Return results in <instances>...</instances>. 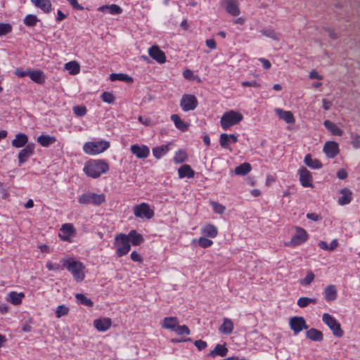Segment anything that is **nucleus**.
I'll return each instance as SVG.
<instances>
[{
    "label": "nucleus",
    "mask_w": 360,
    "mask_h": 360,
    "mask_svg": "<svg viewBox=\"0 0 360 360\" xmlns=\"http://www.w3.org/2000/svg\"><path fill=\"white\" fill-rule=\"evenodd\" d=\"M60 262L77 282H81L84 279V270L85 267L81 262L72 257H64L61 259Z\"/></svg>",
    "instance_id": "f257e3e1"
},
{
    "label": "nucleus",
    "mask_w": 360,
    "mask_h": 360,
    "mask_svg": "<svg viewBox=\"0 0 360 360\" xmlns=\"http://www.w3.org/2000/svg\"><path fill=\"white\" fill-rule=\"evenodd\" d=\"M83 170L88 176L96 179L109 170V165L103 160H93L86 162Z\"/></svg>",
    "instance_id": "f03ea898"
},
{
    "label": "nucleus",
    "mask_w": 360,
    "mask_h": 360,
    "mask_svg": "<svg viewBox=\"0 0 360 360\" xmlns=\"http://www.w3.org/2000/svg\"><path fill=\"white\" fill-rule=\"evenodd\" d=\"M243 119V116L239 112L229 110L223 114L221 117L220 124L224 130H227L232 126L240 123Z\"/></svg>",
    "instance_id": "7ed1b4c3"
},
{
    "label": "nucleus",
    "mask_w": 360,
    "mask_h": 360,
    "mask_svg": "<svg viewBox=\"0 0 360 360\" xmlns=\"http://www.w3.org/2000/svg\"><path fill=\"white\" fill-rule=\"evenodd\" d=\"M110 147L106 141H89L84 144L83 150L86 154L95 155L105 151Z\"/></svg>",
    "instance_id": "20e7f679"
},
{
    "label": "nucleus",
    "mask_w": 360,
    "mask_h": 360,
    "mask_svg": "<svg viewBox=\"0 0 360 360\" xmlns=\"http://www.w3.org/2000/svg\"><path fill=\"white\" fill-rule=\"evenodd\" d=\"M115 245L117 257L126 255L131 249L129 236L124 233L117 234L115 238Z\"/></svg>",
    "instance_id": "39448f33"
},
{
    "label": "nucleus",
    "mask_w": 360,
    "mask_h": 360,
    "mask_svg": "<svg viewBox=\"0 0 360 360\" xmlns=\"http://www.w3.org/2000/svg\"><path fill=\"white\" fill-rule=\"evenodd\" d=\"M105 200V196L103 194L87 192L79 196L78 202L82 205L92 204L98 206L104 202Z\"/></svg>",
    "instance_id": "423d86ee"
},
{
    "label": "nucleus",
    "mask_w": 360,
    "mask_h": 360,
    "mask_svg": "<svg viewBox=\"0 0 360 360\" xmlns=\"http://www.w3.org/2000/svg\"><path fill=\"white\" fill-rule=\"evenodd\" d=\"M322 321L332 330L335 336L340 338L344 335V331L341 328L340 324L330 314L328 313L323 314Z\"/></svg>",
    "instance_id": "0eeeda50"
},
{
    "label": "nucleus",
    "mask_w": 360,
    "mask_h": 360,
    "mask_svg": "<svg viewBox=\"0 0 360 360\" xmlns=\"http://www.w3.org/2000/svg\"><path fill=\"white\" fill-rule=\"evenodd\" d=\"M133 211L135 217L138 218L150 219L154 216V211L150 207L149 205L146 202L135 205L133 208Z\"/></svg>",
    "instance_id": "6e6552de"
},
{
    "label": "nucleus",
    "mask_w": 360,
    "mask_h": 360,
    "mask_svg": "<svg viewBox=\"0 0 360 360\" xmlns=\"http://www.w3.org/2000/svg\"><path fill=\"white\" fill-rule=\"evenodd\" d=\"M180 105L185 112L193 110L198 106V101L195 96L185 94L182 96Z\"/></svg>",
    "instance_id": "1a4fd4ad"
},
{
    "label": "nucleus",
    "mask_w": 360,
    "mask_h": 360,
    "mask_svg": "<svg viewBox=\"0 0 360 360\" xmlns=\"http://www.w3.org/2000/svg\"><path fill=\"white\" fill-rule=\"evenodd\" d=\"M290 326L293 330L294 335H297L303 329H307L308 326L306 324L305 319L301 316H294L290 319Z\"/></svg>",
    "instance_id": "9d476101"
},
{
    "label": "nucleus",
    "mask_w": 360,
    "mask_h": 360,
    "mask_svg": "<svg viewBox=\"0 0 360 360\" xmlns=\"http://www.w3.org/2000/svg\"><path fill=\"white\" fill-rule=\"evenodd\" d=\"M35 144L28 143L21 149L18 155L19 165H22L34 153Z\"/></svg>",
    "instance_id": "9b49d317"
},
{
    "label": "nucleus",
    "mask_w": 360,
    "mask_h": 360,
    "mask_svg": "<svg viewBox=\"0 0 360 360\" xmlns=\"http://www.w3.org/2000/svg\"><path fill=\"white\" fill-rule=\"evenodd\" d=\"M75 234V229L72 224L62 225L59 230V237L65 241H70Z\"/></svg>",
    "instance_id": "f8f14e48"
},
{
    "label": "nucleus",
    "mask_w": 360,
    "mask_h": 360,
    "mask_svg": "<svg viewBox=\"0 0 360 360\" xmlns=\"http://www.w3.org/2000/svg\"><path fill=\"white\" fill-rule=\"evenodd\" d=\"M308 239L307 231L302 228H297L296 233L291 238L290 245L297 246L304 243Z\"/></svg>",
    "instance_id": "ddd939ff"
},
{
    "label": "nucleus",
    "mask_w": 360,
    "mask_h": 360,
    "mask_svg": "<svg viewBox=\"0 0 360 360\" xmlns=\"http://www.w3.org/2000/svg\"><path fill=\"white\" fill-rule=\"evenodd\" d=\"M148 54L153 59L160 64L166 62L165 53L158 46H152L148 49Z\"/></svg>",
    "instance_id": "4468645a"
},
{
    "label": "nucleus",
    "mask_w": 360,
    "mask_h": 360,
    "mask_svg": "<svg viewBox=\"0 0 360 360\" xmlns=\"http://www.w3.org/2000/svg\"><path fill=\"white\" fill-rule=\"evenodd\" d=\"M131 153L140 159L146 158L150 154L149 148L145 145L134 144L131 146Z\"/></svg>",
    "instance_id": "2eb2a0df"
},
{
    "label": "nucleus",
    "mask_w": 360,
    "mask_h": 360,
    "mask_svg": "<svg viewBox=\"0 0 360 360\" xmlns=\"http://www.w3.org/2000/svg\"><path fill=\"white\" fill-rule=\"evenodd\" d=\"M323 150L328 158H333L339 153V146L336 142L328 141L325 143Z\"/></svg>",
    "instance_id": "dca6fc26"
},
{
    "label": "nucleus",
    "mask_w": 360,
    "mask_h": 360,
    "mask_svg": "<svg viewBox=\"0 0 360 360\" xmlns=\"http://www.w3.org/2000/svg\"><path fill=\"white\" fill-rule=\"evenodd\" d=\"M300 181L304 187H312V177L310 172L305 167H302L299 170Z\"/></svg>",
    "instance_id": "f3484780"
},
{
    "label": "nucleus",
    "mask_w": 360,
    "mask_h": 360,
    "mask_svg": "<svg viewBox=\"0 0 360 360\" xmlns=\"http://www.w3.org/2000/svg\"><path fill=\"white\" fill-rule=\"evenodd\" d=\"M112 325V321L109 318H102L94 321V326L97 330L104 332L108 330Z\"/></svg>",
    "instance_id": "a211bd4d"
},
{
    "label": "nucleus",
    "mask_w": 360,
    "mask_h": 360,
    "mask_svg": "<svg viewBox=\"0 0 360 360\" xmlns=\"http://www.w3.org/2000/svg\"><path fill=\"white\" fill-rule=\"evenodd\" d=\"M238 138L234 134H221L219 138L220 146L224 148H229L231 143H236Z\"/></svg>",
    "instance_id": "6ab92c4d"
},
{
    "label": "nucleus",
    "mask_w": 360,
    "mask_h": 360,
    "mask_svg": "<svg viewBox=\"0 0 360 360\" xmlns=\"http://www.w3.org/2000/svg\"><path fill=\"white\" fill-rule=\"evenodd\" d=\"M324 298L327 302H332L336 300L338 292L335 285H327L323 290Z\"/></svg>",
    "instance_id": "aec40b11"
},
{
    "label": "nucleus",
    "mask_w": 360,
    "mask_h": 360,
    "mask_svg": "<svg viewBox=\"0 0 360 360\" xmlns=\"http://www.w3.org/2000/svg\"><path fill=\"white\" fill-rule=\"evenodd\" d=\"M30 1L45 13H49L52 10V4L50 0H30Z\"/></svg>",
    "instance_id": "412c9836"
},
{
    "label": "nucleus",
    "mask_w": 360,
    "mask_h": 360,
    "mask_svg": "<svg viewBox=\"0 0 360 360\" xmlns=\"http://www.w3.org/2000/svg\"><path fill=\"white\" fill-rule=\"evenodd\" d=\"M28 142V137L25 134L18 133L15 138L12 141L11 144L15 148H22L26 146Z\"/></svg>",
    "instance_id": "4be33fe9"
},
{
    "label": "nucleus",
    "mask_w": 360,
    "mask_h": 360,
    "mask_svg": "<svg viewBox=\"0 0 360 360\" xmlns=\"http://www.w3.org/2000/svg\"><path fill=\"white\" fill-rule=\"evenodd\" d=\"M233 328L234 325L233 321L228 318H224L219 330L222 334L229 335L233 332Z\"/></svg>",
    "instance_id": "5701e85b"
},
{
    "label": "nucleus",
    "mask_w": 360,
    "mask_h": 360,
    "mask_svg": "<svg viewBox=\"0 0 360 360\" xmlns=\"http://www.w3.org/2000/svg\"><path fill=\"white\" fill-rule=\"evenodd\" d=\"M226 11L233 16L240 14V11L236 3L233 0H224Z\"/></svg>",
    "instance_id": "b1692460"
},
{
    "label": "nucleus",
    "mask_w": 360,
    "mask_h": 360,
    "mask_svg": "<svg viewBox=\"0 0 360 360\" xmlns=\"http://www.w3.org/2000/svg\"><path fill=\"white\" fill-rule=\"evenodd\" d=\"M341 196L338 199V203L340 205H345L352 201V193L347 188H342L340 191Z\"/></svg>",
    "instance_id": "393cba45"
},
{
    "label": "nucleus",
    "mask_w": 360,
    "mask_h": 360,
    "mask_svg": "<svg viewBox=\"0 0 360 360\" xmlns=\"http://www.w3.org/2000/svg\"><path fill=\"white\" fill-rule=\"evenodd\" d=\"M30 78L34 82L37 84H44L45 82V75L44 73L39 70H31L30 71L29 75Z\"/></svg>",
    "instance_id": "a878e982"
},
{
    "label": "nucleus",
    "mask_w": 360,
    "mask_h": 360,
    "mask_svg": "<svg viewBox=\"0 0 360 360\" xmlns=\"http://www.w3.org/2000/svg\"><path fill=\"white\" fill-rule=\"evenodd\" d=\"M179 178L187 177L188 179L193 178L195 175V172L191 169L190 165H184L178 169Z\"/></svg>",
    "instance_id": "bb28decb"
},
{
    "label": "nucleus",
    "mask_w": 360,
    "mask_h": 360,
    "mask_svg": "<svg viewBox=\"0 0 360 360\" xmlns=\"http://www.w3.org/2000/svg\"><path fill=\"white\" fill-rule=\"evenodd\" d=\"M276 112L278 117L285 121L288 124H292L295 122V118L292 113L290 111H285L282 109H276Z\"/></svg>",
    "instance_id": "cd10ccee"
},
{
    "label": "nucleus",
    "mask_w": 360,
    "mask_h": 360,
    "mask_svg": "<svg viewBox=\"0 0 360 360\" xmlns=\"http://www.w3.org/2000/svg\"><path fill=\"white\" fill-rule=\"evenodd\" d=\"M25 297L23 292H11L8 295L7 300L14 305H18L22 302V298Z\"/></svg>",
    "instance_id": "c85d7f7f"
},
{
    "label": "nucleus",
    "mask_w": 360,
    "mask_h": 360,
    "mask_svg": "<svg viewBox=\"0 0 360 360\" xmlns=\"http://www.w3.org/2000/svg\"><path fill=\"white\" fill-rule=\"evenodd\" d=\"M324 127L335 136H342V130L340 129L335 124L330 120H325L323 122Z\"/></svg>",
    "instance_id": "c756f323"
},
{
    "label": "nucleus",
    "mask_w": 360,
    "mask_h": 360,
    "mask_svg": "<svg viewBox=\"0 0 360 360\" xmlns=\"http://www.w3.org/2000/svg\"><path fill=\"white\" fill-rule=\"evenodd\" d=\"M56 141V138L50 135H41L37 137V142L43 147H49Z\"/></svg>",
    "instance_id": "7c9ffc66"
},
{
    "label": "nucleus",
    "mask_w": 360,
    "mask_h": 360,
    "mask_svg": "<svg viewBox=\"0 0 360 360\" xmlns=\"http://www.w3.org/2000/svg\"><path fill=\"white\" fill-rule=\"evenodd\" d=\"M306 336L307 338L313 341H321L323 338L322 333L315 328L308 330L306 333Z\"/></svg>",
    "instance_id": "2f4dec72"
},
{
    "label": "nucleus",
    "mask_w": 360,
    "mask_h": 360,
    "mask_svg": "<svg viewBox=\"0 0 360 360\" xmlns=\"http://www.w3.org/2000/svg\"><path fill=\"white\" fill-rule=\"evenodd\" d=\"M179 324V321L176 317H165L163 320L162 327L174 330Z\"/></svg>",
    "instance_id": "473e14b6"
},
{
    "label": "nucleus",
    "mask_w": 360,
    "mask_h": 360,
    "mask_svg": "<svg viewBox=\"0 0 360 360\" xmlns=\"http://www.w3.org/2000/svg\"><path fill=\"white\" fill-rule=\"evenodd\" d=\"M252 169V167L250 163L244 162L234 169V173L236 175L244 176L249 173Z\"/></svg>",
    "instance_id": "72a5a7b5"
},
{
    "label": "nucleus",
    "mask_w": 360,
    "mask_h": 360,
    "mask_svg": "<svg viewBox=\"0 0 360 360\" xmlns=\"http://www.w3.org/2000/svg\"><path fill=\"white\" fill-rule=\"evenodd\" d=\"M304 163L311 169H320L322 167L321 162L317 159H313L310 154L305 156Z\"/></svg>",
    "instance_id": "f704fd0d"
},
{
    "label": "nucleus",
    "mask_w": 360,
    "mask_h": 360,
    "mask_svg": "<svg viewBox=\"0 0 360 360\" xmlns=\"http://www.w3.org/2000/svg\"><path fill=\"white\" fill-rule=\"evenodd\" d=\"M202 232L210 238H215L217 236L218 230L213 224H206L202 228Z\"/></svg>",
    "instance_id": "c9c22d12"
},
{
    "label": "nucleus",
    "mask_w": 360,
    "mask_h": 360,
    "mask_svg": "<svg viewBox=\"0 0 360 360\" xmlns=\"http://www.w3.org/2000/svg\"><path fill=\"white\" fill-rule=\"evenodd\" d=\"M169 150V145H162L160 146L153 148V154L157 159H160L162 156L165 155Z\"/></svg>",
    "instance_id": "e433bc0d"
},
{
    "label": "nucleus",
    "mask_w": 360,
    "mask_h": 360,
    "mask_svg": "<svg viewBox=\"0 0 360 360\" xmlns=\"http://www.w3.org/2000/svg\"><path fill=\"white\" fill-rule=\"evenodd\" d=\"M171 120L173 121L175 127L179 130L182 131L187 130L188 125L181 119L178 115H172Z\"/></svg>",
    "instance_id": "4c0bfd02"
},
{
    "label": "nucleus",
    "mask_w": 360,
    "mask_h": 360,
    "mask_svg": "<svg viewBox=\"0 0 360 360\" xmlns=\"http://www.w3.org/2000/svg\"><path fill=\"white\" fill-rule=\"evenodd\" d=\"M127 236L134 245H139L143 241V236L135 230H131Z\"/></svg>",
    "instance_id": "58836bf2"
},
{
    "label": "nucleus",
    "mask_w": 360,
    "mask_h": 360,
    "mask_svg": "<svg viewBox=\"0 0 360 360\" xmlns=\"http://www.w3.org/2000/svg\"><path fill=\"white\" fill-rule=\"evenodd\" d=\"M75 297L77 303L79 304L89 307H92L94 306V302L91 300L86 297L84 294L77 293L76 294Z\"/></svg>",
    "instance_id": "ea45409f"
},
{
    "label": "nucleus",
    "mask_w": 360,
    "mask_h": 360,
    "mask_svg": "<svg viewBox=\"0 0 360 360\" xmlns=\"http://www.w3.org/2000/svg\"><path fill=\"white\" fill-rule=\"evenodd\" d=\"M111 81H123L126 82H131L133 79L127 74L123 73H112L110 76Z\"/></svg>",
    "instance_id": "a19ab883"
},
{
    "label": "nucleus",
    "mask_w": 360,
    "mask_h": 360,
    "mask_svg": "<svg viewBox=\"0 0 360 360\" xmlns=\"http://www.w3.org/2000/svg\"><path fill=\"white\" fill-rule=\"evenodd\" d=\"M228 349L220 344H217L214 349L211 351L210 355L214 356H225L227 354Z\"/></svg>",
    "instance_id": "79ce46f5"
},
{
    "label": "nucleus",
    "mask_w": 360,
    "mask_h": 360,
    "mask_svg": "<svg viewBox=\"0 0 360 360\" xmlns=\"http://www.w3.org/2000/svg\"><path fill=\"white\" fill-rule=\"evenodd\" d=\"M98 10L101 11H103L104 10H108L109 13L112 15L120 14L122 11L121 7L116 4H111L110 6H103L99 7Z\"/></svg>",
    "instance_id": "37998d69"
},
{
    "label": "nucleus",
    "mask_w": 360,
    "mask_h": 360,
    "mask_svg": "<svg viewBox=\"0 0 360 360\" xmlns=\"http://www.w3.org/2000/svg\"><path fill=\"white\" fill-rule=\"evenodd\" d=\"M316 302L317 300L316 298L301 297L298 299L297 304L300 307L304 308L307 307L310 304H316Z\"/></svg>",
    "instance_id": "c03bdc74"
},
{
    "label": "nucleus",
    "mask_w": 360,
    "mask_h": 360,
    "mask_svg": "<svg viewBox=\"0 0 360 360\" xmlns=\"http://www.w3.org/2000/svg\"><path fill=\"white\" fill-rule=\"evenodd\" d=\"M66 70H69L71 75H77L79 72L80 68L78 63L75 61H70L65 65Z\"/></svg>",
    "instance_id": "a18cd8bd"
},
{
    "label": "nucleus",
    "mask_w": 360,
    "mask_h": 360,
    "mask_svg": "<svg viewBox=\"0 0 360 360\" xmlns=\"http://www.w3.org/2000/svg\"><path fill=\"white\" fill-rule=\"evenodd\" d=\"M38 21L37 15L33 14H28L23 19L24 24L27 27L35 26Z\"/></svg>",
    "instance_id": "49530a36"
},
{
    "label": "nucleus",
    "mask_w": 360,
    "mask_h": 360,
    "mask_svg": "<svg viewBox=\"0 0 360 360\" xmlns=\"http://www.w3.org/2000/svg\"><path fill=\"white\" fill-rule=\"evenodd\" d=\"M186 153L184 150H179L176 152L173 160L176 164H179L184 162L186 160Z\"/></svg>",
    "instance_id": "de8ad7c7"
},
{
    "label": "nucleus",
    "mask_w": 360,
    "mask_h": 360,
    "mask_svg": "<svg viewBox=\"0 0 360 360\" xmlns=\"http://www.w3.org/2000/svg\"><path fill=\"white\" fill-rule=\"evenodd\" d=\"M69 312V308L64 304L59 305L56 310V316L57 318H60L65 316Z\"/></svg>",
    "instance_id": "09e8293b"
},
{
    "label": "nucleus",
    "mask_w": 360,
    "mask_h": 360,
    "mask_svg": "<svg viewBox=\"0 0 360 360\" xmlns=\"http://www.w3.org/2000/svg\"><path fill=\"white\" fill-rule=\"evenodd\" d=\"M260 32L266 37H269L274 40H278V34L271 29H263Z\"/></svg>",
    "instance_id": "8fccbe9b"
},
{
    "label": "nucleus",
    "mask_w": 360,
    "mask_h": 360,
    "mask_svg": "<svg viewBox=\"0 0 360 360\" xmlns=\"http://www.w3.org/2000/svg\"><path fill=\"white\" fill-rule=\"evenodd\" d=\"M315 275L312 271L307 272L305 278L300 281L302 285H309L314 280Z\"/></svg>",
    "instance_id": "3c124183"
},
{
    "label": "nucleus",
    "mask_w": 360,
    "mask_h": 360,
    "mask_svg": "<svg viewBox=\"0 0 360 360\" xmlns=\"http://www.w3.org/2000/svg\"><path fill=\"white\" fill-rule=\"evenodd\" d=\"M210 203H211V205L212 206V209L215 213L223 214L226 208L223 205L219 204V202H213V201H212Z\"/></svg>",
    "instance_id": "603ef678"
},
{
    "label": "nucleus",
    "mask_w": 360,
    "mask_h": 360,
    "mask_svg": "<svg viewBox=\"0 0 360 360\" xmlns=\"http://www.w3.org/2000/svg\"><path fill=\"white\" fill-rule=\"evenodd\" d=\"M174 331L176 332V333L179 335L190 334L189 328L185 325H183V326L178 325Z\"/></svg>",
    "instance_id": "864d4df0"
},
{
    "label": "nucleus",
    "mask_w": 360,
    "mask_h": 360,
    "mask_svg": "<svg viewBox=\"0 0 360 360\" xmlns=\"http://www.w3.org/2000/svg\"><path fill=\"white\" fill-rule=\"evenodd\" d=\"M12 31V26L8 23H0V37L10 33Z\"/></svg>",
    "instance_id": "5fc2aeb1"
},
{
    "label": "nucleus",
    "mask_w": 360,
    "mask_h": 360,
    "mask_svg": "<svg viewBox=\"0 0 360 360\" xmlns=\"http://www.w3.org/2000/svg\"><path fill=\"white\" fill-rule=\"evenodd\" d=\"M101 97L104 102L108 103H112L115 101V96L108 91L103 92Z\"/></svg>",
    "instance_id": "6e6d98bb"
},
{
    "label": "nucleus",
    "mask_w": 360,
    "mask_h": 360,
    "mask_svg": "<svg viewBox=\"0 0 360 360\" xmlns=\"http://www.w3.org/2000/svg\"><path fill=\"white\" fill-rule=\"evenodd\" d=\"M74 113L79 117L84 116L86 113V108L85 106L77 105L73 108Z\"/></svg>",
    "instance_id": "4d7b16f0"
},
{
    "label": "nucleus",
    "mask_w": 360,
    "mask_h": 360,
    "mask_svg": "<svg viewBox=\"0 0 360 360\" xmlns=\"http://www.w3.org/2000/svg\"><path fill=\"white\" fill-rule=\"evenodd\" d=\"M198 243L199 245L201 246L202 248H206L210 247L213 244V242L210 239H208L205 237H201L198 240Z\"/></svg>",
    "instance_id": "13d9d810"
},
{
    "label": "nucleus",
    "mask_w": 360,
    "mask_h": 360,
    "mask_svg": "<svg viewBox=\"0 0 360 360\" xmlns=\"http://www.w3.org/2000/svg\"><path fill=\"white\" fill-rule=\"evenodd\" d=\"M352 145L354 148H360V136L356 134L351 135Z\"/></svg>",
    "instance_id": "bf43d9fd"
},
{
    "label": "nucleus",
    "mask_w": 360,
    "mask_h": 360,
    "mask_svg": "<svg viewBox=\"0 0 360 360\" xmlns=\"http://www.w3.org/2000/svg\"><path fill=\"white\" fill-rule=\"evenodd\" d=\"M30 70H22L20 68L15 69L14 74L15 75L19 77H25V76H29Z\"/></svg>",
    "instance_id": "052dcab7"
},
{
    "label": "nucleus",
    "mask_w": 360,
    "mask_h": 360,
    "mask_svg": "<svg viewBox=\"0 0 360 360\" xmlns=\"http://www.w3.org/2000/svg\"><path fill=\"white\" fill-rule=\"evenodd\" d=\"M46 266L49 271H58L62 269L61 266L59 264L53 263L51 262H48Z\"/></svg>",
    "instance_id": "680f3d73"
},
{
    "label": "nucleus",
    "mask_w": 360,
    "mask_h": 360,
    "mask_svg": "<svg viewBox=\"0 0 360 360\" xmlns=\"http://www.w3.org/2000/svg\"><path fill=\"white\" fill-rule=\"evenodd\" d=\"M70 5L76 10L78 11H82L84 9V7L81 6L78 2L77 0H67Z\"/></svg>",
    "instance_id": "e2e57ef3"
},
{
    "label": "nucleus",
    "mask_w": 360,
    "mask_h": 360,
    "mask_svg": "<svg viewBox=\"0 0 360 360\" xmlns=\"http://www.w3.org/2000/svg\"><path fill=\"white\" fill-rule=\"evenodd\" d=\"M243 86L259 87V84L255 80L244 81L241 83Z\"/></svg>",
    "instance_id": "0e129e2a"
},
{
    "label": "nucleus",
    "mask_w": 360,
    "mask_h": 360,
    "mask_svg": "<svg viewBox=\"0 0 360 360\" xmlns=\"http://www.w3.org/2000/svg\"><path fill=\"white\" fill-rule=\"evenodd\" d=\"M194 344L199 350H202L207 347V342L202 340H196Z\"/></svg>",
    "instance_id": "69168bd1"
},
{
    "label": "nucleus",
    "mask_w": 360,
    "mask_h": 360,
    "mask_svg": "<svg viewBox=\"0 0 360 360\" xmlns=\"http://www.w3.org/2000/svg\"><path fill=\"white\" fill-rule=\"evenodd\" d=\"M307 219H311L314 221H317L321 219V216L316 213H307Z\"/></svg>",
    "instance_id": "338daca9"
},
{
    "label": "nucleus",
    "mask_w": 360,
    "mask_h": 360,
    "mask_svg": "<svg viewBox=\"0 0 360 360\" xmlns=\"http://www.w3.org/2000/svg\"><path fill=\"white\" fill-rule=\"evenodd\" d=\"M131 259L134 261V262H141L142 261V257L136 251H133L131 253Z\"/></svg>",
    "instance_id": "774afa93"
}]
</instances>
